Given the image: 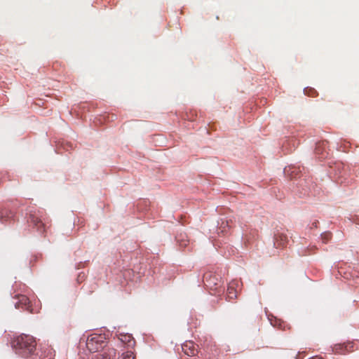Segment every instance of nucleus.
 <instances>
[{
  "mask_svg": "<svg viewBox=\"0 0 359 359\" xmlns=\"http://www.w3.org/2000/svg\"><path fill=\"white\" fill-rule=\"evenodd\" d=\"M11 346L18 355L28 358L34 353L36 341L32 336L22 334L13 339Z\"/></svg>",
  "mask_w": 359,
  "mask_h": 359,
  "instance_id": "1",
  "label": "nucleus"
},
{
  "mask_svg": "<svg viewBox=\"0 0 359 359\" xmlns=\"http://www.w3.org/2000/svg\"><path fill=\"white\" fill-rule=\"evenodd\" d=\"M104 334L93 333L90 334L86 340V347L90 352H97L106 345Z\"/></svg>",
  "mask_w": 359,
  "mask_h": 359,
  "instance_id": "2",
  "label": "nucleus"
},
{
  "mask_svg": "<svg viewBox=\"0 0 359 359\" xmlns=\"http://www.w3.org/2000/svg\"><path fill=\"white\" fill-rule=\"evenodd\" d=\"M16 302L14 303L16 309H22L27 311L28 312L33 313L34 311L32 307L31 302L29 298L23 294H18L15 297Z\"/></svg>",
  "mask_w": 359,
  "mask_h": 359,
  "instance_id": "3",
  "label": "nucleus"
},
{
  "mask_svg": "<svg viewBox=\"0 0 359 359\" xmlns=\"http://www.w3.org/2000/svg\"><path fill=\"white\" fill-rule=\"evenodd\" d=\"M358 346L353 341H348L344 344H335L332 348V351L335 353L346 354L354 351Z\"/></svg>",
  "mask_w": 359,
  "mask_h": 359,
  "instance_id": "4",
  "label": "nucleus"
},
{
  "mask_svg": "<svg viewBox=\"0 0 359 359\" xmlns=\"http://www.w3.org/2000/svg\"><path fill=\"white\" fill-rule=\"evenodd\" d=\"M28 222L32 224L38 231L43 233L46 229V224L38 214H30Z\"/></svg>",
  "mask_w": 359,
  "mask_h": 359,
  "instance_id": "5",
  "label": "nucleus"
},
{
  "mask_svg": "<svg viewBox=\"0 0 359 359\" xmlns=\"http://www.w3.org/2000/svg\"><path fill=\"white\" fill-rule=\"evenodd\" d=\"M198 346H196L193 341H187L182 346V351L187 355L194 356L198 353Z\"/></svg>",
  "mask_w": 359,
  "mask_h": 359,
  "instance_id": "6",
  "label": "nucleus"
},
{
  "mask_svg": "<svg viewBox=\"0 0 359 359\" xmlns=\"http://www.w3.org/2000/svg\"><path fill=\"white\" fill-rule=\"evenodd\" d=\"M116 350L114 348H108L102 353L95 355L92 359H115Z\"/></svg>",
  "mask_w": 359,
  "mask_h": 359,
  "instance_id": "7",
  "label": "nucleus"
},
{
  "mask_svg": "<svg viewBox=\"0 0 359 359\" xmlns=\"http://www.w3.org/2000/svg\"><path fill=\"white\" fill-rule=\"evenodd\" d=\"M327 142L325 140L318 142L316 144L315 151L316 154L319 155V158L326 157V154H327Z\"/></svg>",
  "mask_w": 359,
  "mask_h": 359,
  "instance_id": "8",
  "label": "nucleus"
},
{
  "mask_svg": "<svg viewBox=\"0 0 359 359\" xmlns=\"http://www.w3.org/2000/svg\"><path fill=\"white\" fill-rule=\"evenodd\" d=\"M55 351L49 346H44L41 348L40 359H55Z\"/></svg>",
  "mask_w": 359,
  "mask_h": 359,
  "instance_id": "9",
  "label": "nucleus"
},
{
  "mask_svg": "<svg viewBox=\"0 0 359 359\" xmlns=\"http://www.w3.org/2000/svg\"><path fill=\"white\" fill-rule=\"evenodd\" d=\"M288 243V237L283 233H278L275 235L274 245L277 247H285Z\"/></svg>",
  "mask_w": 359,
  "mask_h": 359,
  "instance_id": "10",
  "label": "nucleus"
},
{
  "mask_svg": "<svg viewBox=\"0 0 359 359\" xmlns=\"http://www.w3.org/2000/svg\"><path fill=\"white\" fill-rule=\"evenodd\" d=\"M209 278L207 276L206 278V283L205 284V287L210 290H217V285L219 283V279L215 276H212L211 274H208Z\"/></svg>",
  "mask_w": 359,
  "mask_h": 359,
  "instance_id": "11",
  "label": "nucleus"
},
{
  "mask_svg": "<svg viewBox=\"0 0 359 359\" xmlns=\"http://www.w3.org/2000/svg\"><path fill=\"white\" fill-rule=\"evenodd\" d=\"M238 286V282L232 281L229 283L227 288V297L229 299L237 298L238 292L236 287Z\"/></svg>",
  "mask_w": 359,
  "mask_h": 359,
  "instance_id": "12",
  "label": "nucleus"
},
{
  "mask_svg": "<svg viewBox=\"0 0 359 359\" xmlns=\"http://www.w3.org/2000/svg\"><path fill=\"white\" fill-rule=\"evenodd\" d=\"M118 339L128 347H133L135 344V341L131 334H120Z\"/></svg>",
  "mask_w": 359,
  "mask_h": 359,
  "instance_id": "13",
  "label": "nucleus"
},
{
  "mask_svg": "<svg viewBox=\"0 0 359 359\" xmlns=\"http://www.w3.org/2000/svg\"><path fill=\"white\" fill-rule=\"evenodd\" d=\"M13 217V213L7 209H0V220L7 221Z\"/></svg>",
  "mask_w": 359,
  "mask_h": 359,
  "instance_id": "14",
  "label": "nucleus"
},
{
  "mask_svg": "<svg viewBox=\"0 0 359 359\" xmlns=\"http://www.w3.org/2000/svg\"><path fill=\"white\" fill-rule=\"evenodd\" d=\"M230 230V226L229 225L228 221L222 222L220 226L219 227V233H222L224 234L227 233Z\"/></svg>",
  "mask_w": 359,
  "mask_h": 359,
  "instance_id": "15",
  "label": "nucleus"
},
{
  "mask_svg": "<svg viewBox=\"0 0 359 359\" xmlns=\"http://www.w3.org/2000/svg\"><path fill=\"white\" fill-rule=\"evenodd\" d=\"M122 359H135V355L132 351H128L122 354Z\"/></svg>",
  "mask_w": 359,
  "mask_h": 359,
  "instance_id": "16",
  "label": "nucleus"
},
{
  "mask_svg": "<svg viewBox=\"0 0 359 359\" xmlns=\"http://www.w3.org/2000/svg\"><path fill=\"white\" fill-rule=\"evenodd\" d=\"M304 93L311 97H315L317 95V92L313 88H306L304 89Z\"/></svg>",
  "mask_w": 359,
  "mask_h": 359,
  "instance_id": "17",
  "label": "nucleus"
},
{
  "mask_svg": "<svg viewBox=\"0 0 359 359\" xmlns=\"http://www.w3.org/2000/svg\"><path fill=\"white\" fill-rule=\"evenodd\" d=\"M321 237H322L323 241L324 243H327V241H329L331 239L332 234L330 232H325L322 234Z\"/></svg>",
  "mask_w": 359,
  "mask_h": 359,
  "instance_id": "18",
  "label": "nucleus"
},
{
  "mask_svg": "<svg viewBox=\"0 0 359 359\" xmlns=\"http://www.w3.org/2000/svg\"><path fill=\"white\" fill-rule=\"evenodd\" d=\"M187 241H182V242L180 243V246L185 247L187 246Z\"/></svg>",
  "mask_w": 359,
  "mask_h": 359,
  "instance_id": "19",
  "label": "nucleus"
},
{
  "mask_svg": "<svg viewBox=\"0 0 359 359\" xmlns=\"http://www.w3.org/2000/svg\"><path fill=\"white\" fill-rule=\"evenodd\" d=\"M309 359H323V358H321V357L315 356V357H312V358H311Z\"/></svg>",
  "mask_w": 359,
  "mask_h": 359,
  "instance_id": "20",
  "label": "nucleus"
}]
</instances>
